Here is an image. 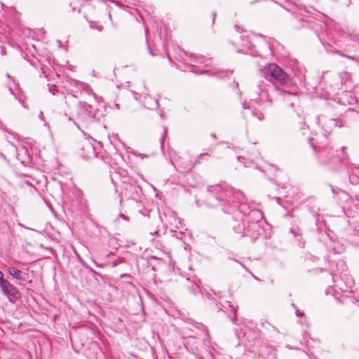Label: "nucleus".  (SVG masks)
<instances>
[{"mask_svg":"<svg viewBox=\"0 0 359 359\" xmlns=\"http://www.w3.org/2000/svg\"><path fill=\"white\" fill-rule=\"evenodd\" d=\"M204 203L209 207H221L224 212L234 214L240 219H247L252 210L245 202V196L241 191L220 184L208 187Z\"/></svg>","mask_w":359,"mask_h":359,"instance_id":"obj_1","label":"nucleus"},{"mask_svg":"<svg viewBox=\"0 0 359 359\" xmlns=\"http://www.w3.org/2000/svg\"><path fill=\"white\" fill-rule=\"evenodd\" d=\"M346 149V147H342L341 149L330 146L323 147L318 151V158L321 163L327 165L331 169H336L340 165H344L349 173L351 183L358 184L359 178L357 175L359 168H356L349 162L348 155L345 151Z\"/></svg>","mask_w":359,"mask_h":359,"instance_id":"obj_2","label":"nucleus"},{"mask_svg":"<svg viewBox=\"0 0 359 359\" xmlns=\"http://www.w3.org/2000/svg\"><path fill=\"white\" fill-rule=\"evenodd\" d=\"M262 76L283 95H294L283 88L287 87L290 81L288 75L276 63H269L260 69Z\"/></svg>","mask_w":359,"mask_h":359,"instance_id":"obj_3","label":"nucleus"},{"mask_svg":"<svg viewBox=\"0 0 359 359\" xmlns=\"http://www.w3.org/2000/svg\"><path fill=\"white\" fill-rule=\"evenodd\" d=\"M332 279L334 281L333 291L336 294L342 293V297L344 299L350 298L348 294L353 292L352 287L354 285L353 278L347 273L341 274L339 276L338 273H334L332 276Z\"/></svg>","mask_w":359,"mask_h":359,"instance_id":"obj_4","label":"nucleus"},{"mask_svg":"<svg viewBox=\"0 0 359 359\" xmlns=\"http://www.w3.org/2000/svg\"><path fill=\"white\" fill-rule=\"evenodd\" d=\"M344 195L347 198L348 203H354L353 207H344V212L348 218L354 219L353 224H359V196L356 195L354 197H350L346 193Z\"/></svg>","mask_w":359,"mask_h":359,"instance_id":"obj_5","label":"nucleus"},{"mask_svg":"<svg viewBox=\"0 0 359 359\" xmlns=\"http://www.w3.org/2000/svg\"><path fill=\"white\" fill-rule=\"evenodd\" d=\"M317 121L324 130L325 136L330 135L334 128H341L342 126L341 124H339L337 119L330 118L325 116H319L317 118Z\"/></svg>","mask_w":359,"mask_h":359,"instance_id":"obj_6","label":"nucleus"},{"mask_svg":"<svg viewBox=\"0 0 359 359\" xmlns=\"http://www.w3.org/2000/svg\"><path fill=\"white\" fill-rule=\"evenodd\" d=\"M0 289L11 302L13 301V299L16 298L18 294V289L11 284L8 280L4 278L3 273H0Z\"/></svg>","mask_w":359,"mask_h":359,"instance_id":"obj_7","label":"nucleus"},{"mask_svg":"<svg viewBox=\"0 0 359 359\" xmlns=\"http://www.w3.org/2000/svg\"><path fill=\"white\" fill-rule=\"evenodd\" d=\"M81 155L85 158H91L97 156L95 149L89 140H84L81 144Z\"/></svg>","mask_w":359,"mask_h":359,"instance_id":"obj_8","label":"nucleus"},{"mask_svg":"<svg viewBox=\"0 0 359 359\" xmlns=\"http://www.w3.org/2000/svg\"><path fill=\"white\" fill-rule=\"evenodd\" d=\"M246 236L252 237L253 238H257L262 233V229L260 227L259 222H252L248 223Z\"/></svg>","mask_w":359,"mask_h":359,"instance_id":"obj_9","label":"nucleus"},{"mask_svg":"<svg viewBox=\"0 0 359 359\" xmlns=\"http://www.w3.org/2000/svg\"><path fill=\"white\" fill-rule=\"evenodd\" d=\"M8 272L11 276L20 280H25L28 277V273H23L20 270L13 266L8 268Z\"/></svg>","mask_w":359,"mask_h":359,"instance_id":"obj_10","label":"nucleus"},{"mask_svg":"<svg viewBox=\"0 0 359 359\" xmlns=\"http://www.w3.org/2000/svg\"><path fill=\"white\" fill-rule=\"evenodd\" d=\"M262 218V212L258 209L252 208V210L247 216V219H245V221L247 223H251L252 222H259Z\"/></svg>","mask_w":359,"mask_h":359,"instance_id":"obj_11","label":"nucleus"},{"mask_svg":"<svg viewBox=\"0 0 359 359\" xmlns=\"http://www.w3.org/2000/svg\"><path fill=\"white\" fill-rule=\"evenodd\" d=\"M241 220V222H238V224L233 225V230L238 234L246 236L247 228L245 224V219Z\"/></svg>","mask_w":359,"mask_h":359,"instance_id":"obj_12","label":"nucleus"},{"mask_svg":"<svg viewBox=\"0 0 359 359\" xmlns=\"http://www.w3.org/2000/svg\"><path fill=\"white\" fill-rule=\"evenodd\" d=\"M67 4L72 11L80 12V2L78 0H65Z\"/></svg>","mask_w":359,"mask_h":359,"instance_id":"obj_13","label":"nucleus"},{"mask_svg":"<svg viewBox=\"0 0 359 359\" xmlns=\"http://www.w3.org/2000/svg\"><path fill=\"white\" fill-rule=\"evenodd\" d=\"M231 72L230 71H216L210 73L211 75H215L220 79H224L225 77H229L231 74Z\"/></svg>","mask_w":359,"mask_h":359,"instance_id":"obj_14","label":"nucleus"},{"mask_svg":"<svg viewBox=\"0 0 359 359\" xmlns=\"http://www.w3.org/2000/svg\"><path fill=\"white\" fill-rule=\"evenodd\" d=\"M81 88L82 90L85 91L88 95H92L93 96L95 97V94L93 92L90 87L86 83H81Z\"/></svg>","mask_w":359,"mask_h":359,"instance_id":"obj_15","label":"nucleus"},{"mask_svg":"<svg viewBox=\"0 0 359 359\" xmlns=\"http://www.w3.org/2000/svg\"><path fill=\"white\" fill-rule=\"evenodd\" d=\"M348 37L351 40L359 44V34H348Z\"/></svg>","mask_w":359,"mask_h":359,"instance_id":"obj_16","label":"nucleus"},{"mask_svg":"<svg viewBox=\"0 0 359 359\" xmlns=\"http://www.w3.org/2000/svg\"><path fill=\"white\" fill-rule=\"evenodd\" d=\"M262 325L264 328H266V329H268L269 330L270 328H271L272 330H276V327L273 325H271L270 323H269L268 322H265V323H262Z\"/></svg>","mask_w":359,"mask_h":359,"instance_id":"obj_17","label":"nucleus"},{"mask_svg":"<svg viewBox=\"0 0 359 359\" xmlns=\"http://www.w3.org/2000/svg\"><path fill=\"white\" fill-rule=\"evenodd\" d=\"M8 90L11 92V93L13 94L21 104H23L24 100L21 96L19 95L18 97H17L11 87L8 88Z\"/></svg>","mask_w":359,"mask_h":359,"instance_id":"obj_18","label":"nucleus"},{"mask_svg":"<svg viewBox=\"0 0 359 359\" xmlns=\"http://www.w3.org/2000/svg\"><path fill=\"white\" fill-rule=\"evenodd\" d=\"M252 114L254 116L257 117V119H258L259 121H262V120L264 118V115H263V114H262V113H258V114H257V113H255V112H254V111H252Z\"/></svg>","mask_w":359,"mask_h":359,"instance_id":"obj_19","label":"nucleus"},{"mask_svg":"<svg viewBox=\"0 0 359 359\" xmlns=\"http://www.w3.org/2000/svg\"><path fill=\"white\" fill-rule=\"evenodd\" d=\"M227 305H228V309H226L227 311L229 310H230L231 311L233 312V313L235 315L236 314V310L235 309L233 308V306L232 305L230 304L229 302H227Z\"/></svg>","mask_w":359,"mask_h":359,"instance_id":"obj_20","label":"nucleus"},{"mask_svg":"<svg viewBox=\"0 0 359 359\" xmlns=\"http://www.w3.org/2000/svg\"><path fill=\"white\" fill-rule=\"evenodd\" d=\"M341 55L347 57V58H349L352 60H354V61H357V59L354 57V56H351V55H344V54H341Z\"/></svg>","mask_w":359,"mask_h":359,"instance_id":"obj_21","label":"nucleus"},{"mask_svg":"<svg viewBox=\"0 0 359 359\" xmlns=\"http://www.w3.org/2000/svg\"><path fill=\"white\" fill-rule=\"evenodd\" d=\"M243 41H245V45L248 46V44L250 43L248 38H245L244 36H241Z\"/></svg>","mask_w":359,"mask_h":359,"instance_id":"obj_22","label":"nucleus"},{"mask_svg":"<svg viewBox=\"0 0 359 359\" xmlns=\"http://www.w3.org/2000/svg\"><path fill=\"white\" fill-rule=\"evenodd\" d=\"M80 111H85L86 114L90 116V112L88 111L87 109H84L83 107L80 108Z\"/></svg>","mask_w":359,"mask_h":359,"instance_id":"obj_23","label":"nucleus"},{"mask_svg":"<svg viewBox=\"0 0 359 359\" xmlns=\"http://www.w3.org/2000/svg\"><path fill=\"white\" fill-rule=\"evenodd\" d=\"M119 217H122L123 219H126V220L128 219V217L127 216L124 215L123 214H120Z\"/></svg>","mask_w":359,"mask_h":359,"instance_id":"obj_24","label":"nucleus"},{"mask_svg":"<svg viewBox=\"0 0 359 359\" xmlns=\"http://www.w3.org/2000/svg\"><path fill=\"white\" fill-rule=\"evenodd\" d=\"M296 315L297 316L299 317L300 316L303 315V313H300L299 310H296Z\"/></svg>","mask_w":359,"mask_h":359,"instance_id":"obj_25","label":"nucleus"},{"mask_svg":"<svg viewBox=\"0 0 359 359\" xmlns=\"http://www.w3.org/2000/svg\"><path fill=\"white\" fill-rule=\"evenodd\" d=\"M262 86H264V83L263 84H259L258 86L260 88L261 91H264L265 90H264V87Z\"/></svg>","mask_w":359,"mask_h":359,"instance_id":"obj_26","label":"nucleus"},{"mask_svg":"<svg viewBox=\"0 0 359 359\" xmlns=\"http://www.w3.org/2000/svg\"><path fill=\"white\" fill-rule=\"evenodd\" d=\"M290 232L294 234L295 236H297V233L294 229H290Z\"/></svg>","mask_w":359,"mask_h":359,"instance_id":"obj_27","label":"nucleus"},{"mask_svg":"<svg viewBox=\"0 0 359 359\" xmlns=\"http://www.w3.org/2000/svg\"><path fill=\"white\" fill-rule=\"evenodd\" d=\"M1 54L2 55H5L6 54L4 48H1Z\"/></svg>","mask_w":359,"mask_h":359,"instance_id":"obj_28","label":"nucleus"},{"mask_svg":"<svg viewBox=\"0 0 359 359\" xmlns=\"http://www.w3.org/2000/svg\"><path fill=\"white\" fill-rule=\"evenodd\" d=\"M154 106H155L156 107H157L158 106V101H157V100H155V101H154Z\"/></svg>","mask_w":359,"mask_h":359,"instance_id":"obj_29","label":"nucleus"},{"mask_svg":"<svg viewBox=\"0 0 359 359\" xmlns=\"http://www.w3.org/2000/svg\"><path fill=\"white\" fill-rule=\"evenodd\" d=\"M133 93H134L135 99L137 100L138 99V97H137L138 94L135 93V92Z\"/></svg>","mask_w":359,"mask_h":359,"instance_id":"obj_30","label":"nucleus"},{"mask_svg":"<svg viewBox=\"0 0 359 359\" xmlns=\"http://www.w3.org/2000/svg\"><path fill=\"white\" fill-rule=\"evenodd\" d=\"M158 233V230H156V231H155L154 232H151V234H152V235H153V234H157Z\"/></svg>","mask_w":359,"mask_h":359,"instance_id":"obj_31","label":"nucleus"},{"mask_svg":"<svg viewBox=\"0 0 359 359\" xmlns=\"http://www.w3.org/2000/svg\"><path fill=\"white\" fill-rule=\"evenodd\" d=\"M338 264H341V266H343L344 265V262H342V261H341V262H339L337 264V265H338Z\"/></svg>","mask_w":359,"mask_h":359,"instance_id":"obj_32","label":"nucleus"},{"mask_svg":"<svg viewBox=\"0 0 359 359\" xmlns=\"http://www.w3.org/2000/svg\"><path fill=\"white\" fill-rule=\"evenodd\" d=\"M312 147L313 148V149L317 151V149H316V147L313 145V144H311Z\"/></svg>","mask_w":359,"mask_h":359,"instance_id":"obj_33","label":"nucleus"},{"mask_svg":"<svg viewBox=\"0 0 359 359\" xmlns=\"http://www.w3.org/2000/svg\"><path fill=\"white\" fill-rule=\"evenodd\" d=\"M233 85H234V87H235V88H238V84L237 83H234V84H233Z\"/></svg>","mask_w":359,"mask_h":359,"instance_id":"obj_34","label":"nucleus"},{"mask_svg":"<svg viewBox=\"0 0 359 359\" xmlns=\"http://www.w3.org/2000/svg\"><path fill=\"white\" fill-rule=\"evenodd\" d=\"M149 52H150V54L152 55H154V53L151 50V49L149 48Z\"/></svg>","mask_w":359,"mask_h":359,"instance_id":"obj_35","label":"nucleus"},{"mask_svg":"<svg viewBox=\"0 0 359 359\" xmlns=\"http://www.w3.org/2000/svg\"><path fill=\"white\" fill-rule=\"evenodd\" d=\"M351 300V302H352L353 304H355V299H354V298H352Z\"/></svg>","mask_w":359,"mask_h":359,"instance_id":"obj_36","label":"nucleus"},{"mask_svg":"<svg viewBox=\"0 0 359 359\" xmlns=\"http://www.w3.org/2000/svg\"><path fill=\"white\" fill-rule=\"evenodd\" d=\"M212 16H213V18L215 19V16H216V13H212Z\"/></svg>","mask_w":359,"mask_h":359,"instance_id":"obj_37","label":"nucleus"},{"mask_svg":"<svg viewBox=\"0 0 359 359\" xmlns=\"http://www.w3.org/2000/svg\"><path fill=\"white\" fill-rule=\"evenodd\" d=\"M300 20L306 21V20H305L304 19H303V18H300ZM306 21H307V22H310V20H306Z\"/></svg>","mask_w":359,"mask_h":359,"instance_id":"obj_38","label":"nucleus"},{"mask_svg":"<svg viewBox=\"0 0 359 359\" xmlns=\"http://www.w3.org/2000/svg\"><path fill=\"white\" fill-rule=\"evenodd\" d=\"M50 91L53 94H55V93H54V90H51V89H50Z\"/></svg>","mask_w":359,"mask_h":359,"instance_id":"obj_39","label":"nucleus"},{"mask_svg":"<svg viewBox=\"0 0 359 359\" xmlns=\"http://www.w3.org/2000/svg\"><path fill=\"white\" fill-rule=\"evenodd\" d=\"M42 116H43V114H42V112H41L40 115H39V118H42Z\"/></svg>","mask_w":359,"mask_h":359,"instance_id":"obj_40","label":"nucleus"},{"mask_svg":"<svg viewBox=\"0 0 359 359\" xmlns=\"http://www.w3.org/2000/svg\"><path fill=\"white\" fill-rule=\"evenodd\" d=\"M167 132V129L165 128H164V133L165 134Z\"/></svg>","mask_w":359,"mask_h":359,"instance_id":"obj_41","label":"nucleus"},{"mask_svg":"<svg viewBox=\"0 0 359 359\" xmlns=\"http://www.w3.org/2000/svg\"><path fill=\"white\" fill-rule=\"evenodd\" d=\"M6 76H7L8 78H11V76H10V75H9L8 74H6Z\"/></svg>","mask_w":359,"mask_h":359,"instance_id":"obj_42","label":"nucleus"},{"mask_svg":"<svg viewBox=\"0 0 359 359\" xmlns=\"http://www.w3.org/2000/svg\"><path fill=\"white\" fill-rule=\"evenodd\" d=\"M161 116L162 118H164V116H163V114H161Z\"/></svg>","mask_w":359,"mask_h":359,"instance_id":"obj_43","label":"nucleus"},{"mask_svg":"<svg viewBox=\"0 0 359 359\" xmlns=\"http://www.w3.org/2000/svg\"><path fill=\"white\" fill-rule=\"evenodd\" d=\"M309 140L311 142L313 140V138H309Z\"/></svg>","mask_w":359,"mask_h":359,"instance_id":"obj_44","label":"nucleus"},{"mask_svg":"<svg viewBox=\"0 0 359 359\" xmlns=\"http://www.w3.org/2000/svg\"><path fill=\"white\" fill-rule=\"evenodd\" d=\"M355 233H359V229H358V230H357V231H356V230H355Z\"/></svg>","mask_w":359,"mask_h":359,"instance_id":"obj_45","label":"nucleus"},{"mask_svg":"<svg viewBox=\"0 0 359 359\" xmlns=\"http://www.w3.org/2000/svg\"><path fill=\"white\" fill-rule=\"evenodd\" d=\"M212 137L215 138L216 137V135H212Z\"/></svg>","mask_w":359,"mask_h":359,"instance_id":"obj_46","label":"nucleus"},{"mask_svg":"<svg viewBox=\"0 0 359 359\" xmlns=\"http://www.w3.org/2000/svg\"><path fill=\"white\" fill-rule=\"evenodd\" d=\"M205 154H201L199 157H201L202 156L205 155Z\"/></svg>","mask_w":359,"mask_h":359,"instance_id":"obj_47","label":"nucleus"},{"mask_svg":"<svg viewBox=\"0 0 359 359\" xmlns=\"http://www.w3.org/2000/svg\"><path fill=\"white\" fill-rule=\"evenodd\" d=\"M0 156L1 157H4V156L2 154L0 153Z\"/></svg>","mask_w":359,"mask_h":359,"instance_id":"obj_48","label":"nucleus"},{"mask_svg":"<svg viewBox=\"0 0 359 359\" xmlns=\"http://www.w3.org/2000/svg\"><path fill=\"white\" fill-rule=\"evenodd\" d=\"M184 169H187V167H186V166H184ZM187 169H188V170H189V169H190V168H187Z\"/></svg>","mask_w":359,"mask_h":359,"instance_id":"obj_49","label":"nucleus"},{"mask_svg":"<svg viewBox=\"0 0 359 359\" xmlns=\"http://www.w3.org/2000/svg\"><path fill=\"white\" fill-rule=\"evenodd\" d=\"M0 273H3L0 271Z\"/></svg>","mask_w":359,"mask_h":359,"instance_id":"obj_50","label":"nucleus"}]
</instances>
